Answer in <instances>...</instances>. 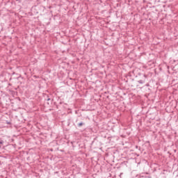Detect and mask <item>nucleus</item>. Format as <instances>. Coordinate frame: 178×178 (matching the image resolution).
<instances>
[{"label":"nucleus","instance_id":"obj_3","mask_svg":"<svg viewBox=\"0 0 178 178\" xmlns=\"http://www.w3.org/2000/svg\"><path fill=\"white\" fill-rule=\"evenodd\" d=\"M1 144H3V141L0 140V145H1ZM0 148H1V146H0Z\"/></svg>","mask_w":178,"mask_h":178},{"label":"nucleus","instance_id":"obj_1","mask_svg":"<svg viewBox=\"0 0 178 178\" xmlns=\"http://www.w3.org/2000/svg\"><path fill=\"white\" fill-rule=\"evenodd\" d=\"M138 83H139V84H144V83H145V80H139Z\"/></svg>","mask_w":178,"mask_h":178},{"label":"nucleus","instance_id":"obj_2","mask_svg":"<svg viewBox=\"0 0 178 178\" xmlns=\"http://www.w3.org/2000/svg\"><path fill=\"white\" fill-rule=\"evenodd\" d=\"M83 124H84V123L83 122H80L78 124V127H81V126H83Z\"/></svg>","mask_w":178,"mask_h":178}]
</instances>
